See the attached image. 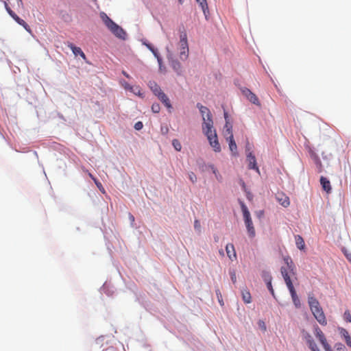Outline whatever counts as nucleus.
Returning <instances> with one entry per match:
<instances>
[{
    "label": "nucleus",
    "mask_w": 351,
    "mask_h": 351,
    "mask_svg": "<svg viewBox=\"0 0 351 351\" xmlns=\"http://www.w3.org/2000/svg\"><path fill=\"white\" fill-rule=\"evenodd\" d=\"M93 181L95 183V184L97 186V188L99 189V190L103 194H105L106 193V191H105L104 188L103 187L101 183L97 178H93Z\"/></svg>",
    "instance_id": "28"
},
{
    "label": "nucleus",
    "mask_w": 351,
    "mask_h": 351,
    "mask_svg": "<svg viewBox=\"0 0 351 351\" xmlns=\"http://www.w3.org/2000/svg\"><path fill=\"white\" fill-rule=\"evenodd\" d=\"M247 163H248V168L250 169H254L258 173H260L259 169H258V167L257 166V164H256V157H255V156L254 154H252V152H250L247 155Z\"/></svg>",
    "instance_id": "9"
},
{
    "label": "nucleus",
    "mask_w": 351,
    "mask_h": 351,
    "mask_svg": "<svg viewBox=\"0 0 351 351\" xmlns=\"http://www.w3.org/2000/svg\"><path fill=\"white\" fill-rule=\"evenodd\" d=\"M122 73L123 75H125L127 78H130V75L128 73H127L125 71H122Z\"/></svg>",
    "instance_id": "51"
},
{
    "label": "nucleus",
    "mask_w": 351,
    "mask_h": 351,
    "mask_svg": "<svg viewBox=\"0 0 351 351\" xmlns=\"http://www.w3.org/2000/svg\"><path fill=\"white\" fill-rule=\"evenodd\" d=\"M224 116H225V119H227V118H228V115H227V113H226V112H225Z\"/></svg>",
    "instance_id": "57"
},
{
    "label": "nucleus",
    "mask_w": 351,
    "mask_h": 351,
    "mask_svg": "<svg viewBox=\"0 0 351 351\" xmlns=\"http://www.w3.org/2000/svg\"><path fill=\"white\" fill-rule=\"evenodd\" d=\"M122 86L125 88V89L130 90V86H131L129 84L124 82V83H122Z\"/></svg>",
    "instance_id": "47"
},
{
    "label": "nucleus",
    "mask_w": 351,
    "mask_h": 351,
    "mask_svg": "<svg viewBox=\"0 0 351 351\" xmlns=\"http://www.w3.org/2000/svg\"><path fill=\"white\" fill-rule=\"evenodd\" d=\"M308 303L316 320L321 325L326 326L327 324V320L319 301L314 296L309 295L308 298Z\"/></svg>",
    "instance_id": "2"
},
{
    "label": "nucleus",
    "mask_w": 351,
    "mask_h": 351,
    "mask_svg": "<svg viewBox=\"0 0 351 351\" xmlns=\"http://www.w3.org/2000/svg\"><path fill=\"white\" fill-rule=\"evenodd\" d=\"M171 66L173 69V70L177 72L178 75L181 74L182 66L180 62L177 60H173L171 62Z\"/></svg>",
    "instance_id": "22"
},
{
    "label": "nucleus",
    "mask_w": 351,
    "mask_h": 351,
    "mask_svg": "<svg viewBox=\"0 0 351 351\" xmlns=\"http://www.w3.org/2000/svg\"><path fill=\"white\" fill-rule=\"evenodd\" d=\"M212 138H213V136H212ZM210 146L213 147L215 152H221V146L218 141L217 136H214V141L210 142Z\"/></svg>",
    "instance_id": "19"
},
{
    "label": "nucleus",
    "mask_w": 351,
    "mask_h": 351,
    "mask_svg": "<svg viewBox=\"0 0 351 351\" xmlns=\"http://www.w3.org/2000/svg\"><path fill=\"white\" fill-rule=\"evenodd\" d=\"M197 107L199 108L203 119L204 117L209 118L212 117L211 112L207 107L204 106L199 103L197 104Z\"/></svg>",
    "instance_id": "14"
},
{
    "label": "nucleus",
    "mask_w": 351,
    "mask_h": 351,
    "mask_svg": "<svg viewBox=\"0 0 351 351\" xmlns=\"http://www.w3.org/2000/svg\"><path fill=\"white\" fill-rule=\"evenodd\" d=\"M172 145L176 151H180L182 145L178 139H173L172 141Z\"/></svg>",
    "instance_id": "29"
},
{
    "label": "nucleus",
    "mask_w": 351,
    "mask_h": 351,
    "mask_svg": "<svg viewBox=\"0 0 351 351\" xmlns=\"http://www.w3.org/2000/svg\"><path fill=\"white\" fill-rule=\"evenodd\" d=\"M241 91H242L243 95H245L246 97H247L248 95H250V93H252V91L247 88H242Z\"/></svg>",
    "instance_id": "39"
},
{
    "label": "nucleus",
    "mask_w": 351,
    "mask_h": 351,
    "mask_svg": "<svg viewBox=\"0 0 351 351\" xmlns=\"http://www.w3.org/2000/svg\"><path fill=\"white\" fill-rule=\"evenodd\" d=\"M110 31L117 38L125 39L126 34L121 27L115 24Z\"/></svg>",
    "instance_id": "10"
},
{
    "label": "nucleus",
    "mask_w": 351,
    "mask_h": 351,
    "mask_svg": "<svg viewBox=\"0 0 351 351\" xmlns=\"http://www.w3.org/2000/svg\"><path fill=\"white\" fill-rule=\"evenodd\" d=\"M130 90L136 95H141V89L139 86H130Z\"/></svg>",
    "instance_id": "30"
},
{
    "label": "nucleus",
    "mask_w": 351,
    "mask_h": 351,
    "mask_svg": "<svg viewBox=\"0 0 351 351\" xmlns=\"http://www.w3.org/2000/svg\"><path fill=\"white\" fill-rule=\"evenodd\" d=\"M200 228H201V225H200V222L199 221V220H197V219L195 220V221H194V228L195 230H197L200 231Z\"/></svg>",
    "instance_id": "42"
},
{
    "label": "nucleus",
    "mask_w": 351,
    "mask_h": 351,
    "mask_svg": "<svg viewBox=\"0 0 351 351\" xmlns=\"http://www.w3.org/2000/svg\"><path fill=\"white\" fill-rule=\"evenodd\" d=\"M286 202H287V205L289 204V199L288 197H287Z\"/></svg>",
    "instance_id": "55"
},
{
    "label": "nucleus",
    "mask_w": 351,
    "mask_h": 351,
    "mask_svg": "<svg viewBox=\"0 0 351 351\" xmlns=\"http://www.w3.org/2000/svg\"><path fill=\"white\" fill-rule=\"evenodd\" d=\"M99 16L102 21L109 30L111 29L112 27L116 24L111 19H110L108 16V15L105 12H101L99 14Z\"/></svg>",
    "instance_id": "11"
},
{
    "label": "nucleus",
    "mask_w": 351,
    "mask_h": 351,
    "mask_svg": "<svg viewBox=\"0 0 351 351\" xmlns=\"http://www.w3.org/2000/svg\"><path fill=\"white\" fill-rule=\"evenodd\" d=\"M262 278H263L265 283L271 281V277L268 272L263 271L262 273Z\"/></svg>",
    "instance_id": "31"
},
{
    "label": "nucleus",
    "mask_w": 351,
    "mask_h": 351,
    "mask_svg": "<svg viewBox=\"0 0 351 351\" xmlns=\"http://www.w3.org/2000/svg\"><path fill=\"white\" fill-rule=\"evenodd\" d=\"M281 273H282V276L285 279V269L283 267L281 268Z\"/></svg>",
    "instance_id": "50"
},
{
    "label": "nucleus",
    "mask_w": 351,
    "mask_h": 351,
    "mask_svg": "<svg viewBox=\"0 0 351 351\" xmlns=\"http://www.w3.org/2000/svg\"><path fill=\"white\" fill-rule=\"evenodd\" d=\"M240 205L241 208V210L243 215V219L245 221V224L246 226L248 234L250 237H254L255 236V229L253 226L252 220L250 216V213L245 206V204L243 202H240Z\"/></svg>",
    "instance_id": "3"
},
{
    "label": "nucleus",
    "mask_w": 351,
    "mask_h": 351,
    "mask_svg": "<svg viewBox=\"0 0 351 351\" xmlns=\"http://www.w3.org/2000/svg\"><path fill=\"white\" fill-rule=\"evenodd\" d=\"M153 92L157 97L159 95L160 93H163L159 86L155 84L154 88H152Z\"/></svg>",
    "instance_id": "35"
},
{
    "label": "nucleus",
    "mask_w": 351,
    "mask_h": 351,
    "mask_svg": "<svg viewBox=\"0 0 351 351\" xmlns=\"http://www.w3.org/2000/svg\"><path fill=\"white\" fill-rule=\"evenodd\" d=\"M180 4H182L184 2V0H178Z\"/></svg>",
    "instance_id": "56"
},
{
    "label": "nucleus",
    "mask_w": 351,
    "mask_h": 351,
    "mask_svg": "<svg viewBox=\"0 0 351 351\" xmlns=\"http://www.w3.org/2000/svg\"><path fill=\"white\" fill-rule=\"evenodd\" d=\"M229 143V148L233 155H236L237 154V146L234 140V138L226 140Z\"/></svg>",
    "instance_id": "20"
},
{
    "label": "nucleus",
    "mask_w": 351,
    "mask_h": 351,
    "mask_svg": "<svg viewBox=\"0 0 351 351\" xmlns=\"http://www.w3.org/2000/svg\"><path fill=\"white\" fill-rule=\"evenodd\" d=\"M160 107L158 104H153L152 106V110L154 113H158L160 112Z\"/></svg>",
    "instance_id": "33"
},
{
    "label": "nucleus",
    "mask_w": 351,
    "mask_h": 351,
    "mask_svg": "<svg viewBox=\"0 0 351 351\" xmlns=\"http://www.w3.org/2000/svg\"><path fill=\"white\" fill-rule=\"evenodd\" d=\"M247 98L252 104L258 105V106L260 105V102H259V100H258L257 96L254 93H253L252 92L250 93V95H248V97Z\"/></svg>",
    "instance_id": "25"
},
{
    "label": "nucleus",
    "mask_w": 351,
    "mask_h": 351,
    "mask_svg": "<svg viewBox=\"0 0 351 351\" xmlns=\"http://www.w3.org/2000/svg\"><path fill=\"white\" fill-rule=\"evenodd\" d=\"M346 344L351 348V338L350 339V341H348Z\"/></svg>",
    "instance_id": "53"
},
{
    "label": "nucleus",
    "mask_w": 351,
    "mask_h": 351,
    "mask_svg": "<svg viewBox=\"0 0 351 351\" xmlns=\"http://www.w3.org/2000/svg\"><path fill=\"white\" fill-rule=\"evenodd\" d=\"M226 129H230V130L232 129V125L229 122H228L227 121H226V124L224 125V128H223V130H226Z\"/></svg>",
    "instance_id": "46"
},
{
    "label": "nucleus",
    "mask_w": 351,
    "mask_h": 351,
    "mask_svg": "<svg viewBox=\"0 0 351 351\" xmlns=\"http://www.w3.org/2000/svg\"><path fill=\"white\" fill-rule=\"evenodd\" d=\"M309 154L311 158L313 160V161L317 166L319 172H321L322 171V164L319 156L312 150L309 152Z\"/></svg>",
    "instance_id": "12"
},
{
    "label": "nucleus",
    "mask_w": 351,
    "mask_h": 351,
    "mask_svg": "<svg viewBox=\"0 0 351 351\" xmlns=\"http://www.w3.org/2000/svg\"><path fill=\"white\" fill-rule=\"evenodd\" d=\"M226 251L227 253L228 256L231 259L233 260V258H236V252L234 250V247L232 244L228 243L226 246Z\"/></svg>",
    "instance_id": "15"
},
{
    "label": "nucleus",
    "mask_w": 351,
    "mask_h": 351,
    "mask_svg": "<svg viewBox=\"0 0 351 351\" xmlns=\"http://www.w3.org/2000/svg\"><path fill=\"white\" fill-rule=\"evenodd\" d=\"M17 1V5L19 8H23V3L22 0H16Z\"/></svg>",
    "instance_id": "48"
},
{
    "label": "nucleus",
    "mask_w": 351,
    "mask_h": 351,
    "mask_svg": "<svg viewBox=\"0 0 351 351\" xmlns=\"http://www.w3.org/2000/svg\"><path fill=\"white\" fill-rule=\"evenodd\" d=\"M343 319L348 322H351V314L349 311H346L343 314Z\"/></svg>",
    "instance_id": "32"
},
{
    "label": "nucleus",
    "mask_w": 351,
    "mask_h": 351,
    "mask_svg": "<svg viewBox=\"0 0 351 351\" xmlns=\"http://www.w3.org/2000/svg\"><path fill=\"white\" fill-rule=\"evenodd\" d=\"M206 136H207V138H208V140L209 141V143L210 144L211 141H214V137L212 138V136H217V135L216 132H213L212 134L210 132L209 134H206Z\"/></svg>",
    "instance_id": "40"
},
{
    "label": "nucleus",
    "mask_w": 351,
    "mask_h": 351,
    "mask_svg": "<svg viewBox=\"0 0 351 351\" xmlns=\"http://www.w3.org/2000/svg\"><path fill=\"white\" fill-rule=\"evenodd\" d=\"M180 58L182 60H185L189 56V46L187 41V36L185 32H182L180 36Z\"/></svg>",
    "instance_id": "4"
},
{
    "label": "nucleus",
    "mask_w": 351,
    "mask_h": 351,
    "mask_svg": "<svg viewBox=\"0 0 351 351\" xmlns=\"http://www.w3.org/2000/svg\"><path fill=\"white\" fill-rule=\"evenodd\" d=\"M302 337L311 351H320L315 341L313 340V337L308 332L303 330Z\"/></svg>",
    "instance_id": "8"
},
{
    "label": "nucleus",
    "mask_w": 351,
    "mask_h": 351,
    "mask_svg": "<svg viewBox=\"0 0 351 351\" xmlns=\"http://www.w3.org/2000/svg\"><path fill=\"white\" fill-rule=\"evenodd\" d=\"M266 285H267V287L268 289L271 292V295L274 296V298H276V296H275V294H274V289H273V287H272V285H271V281L267 282L266 283Z\"/></svg>",
    "instance_id": "38"
},
{
    "label": "nucleus",
    "mask_w": 351,
    "mask_h": 351,
    "mask_svg": "<svg viewBox=\"0 0 351 351\" xmlns=\"http://www.w3.org/2000/svg\"><path fill=\"white\" fill-rule=\"evenodd\" d=\"M88 176H90V178H92L93 180V178H95L90 173H88Z\"/></svg>",
    "instance_id": "54"
},
{
    "label": "nucleus",
    "mask_w": 351,
    "mask_h": 351,
    "mask_svg": "<svg viewBox=\"0 0 351 351\" xmlns=\"http://www.w3.org/2000/svg\"><path fill=\"white\" fill-rule=\"evenodd\" d=\"M295 241L297 247L302 250L305 248V243L303 238L300 235L295 236Z\"/></svg>",
    "instance_id": "18"
},
{
    "label": "nucleus",
    "mask_w": 351,
    "mask_h": 351,
    "mask_svg": "<svg viewBox=\"0 0 351 351\" xmlns=\"http://www.w3.org/2000/svg\"><path fill=\"white\" fill-rule=\"evenodd\" d=\"M258 326L263 330H266V326H265V322H263V321H259L258 322Z\"/></svg>",
    "instance_id": "45"
},
{
    "label": "nucleus",
    "mask_w": 351,
    "mask_h": 351,
    "mask_svg": "<svg viewBox=\"0 0 351 351\" xmlns=\"http://www.w3.org/2000/svg\"><path fill=\"white\" fill-rule=\"evenodd\" d=\"M69 47L71 48V49L72 50V51L75 56H77L80 55L82 58H83L84 59H86V56H85L84 53L82 51V50L81 49V48H80L78 47H75L71 43H70L69 45Z\"/></svg>",
    "instance_id": "17"
},
{
    "label": "nucleus",
    "mask_w": 351,
    "mask_h": 351,
    "mask_svg": "<svg viewBox=\"0 0 351 351\" xmlns=\"http://www.w3.org/2000/svg\"><path fill=\"white\" fill-rule=\"evenodd\" d=\"M293 277L296 280V267L293 264L291 258H287V287L291 294L292 301L294 305L298 308L300 307V300L297 295L296 291L293 287V282L291 279Z\"/></svg>",
    "instance_id": "1"
},
{
    "label": "nucleus",
    "mask_w": 351,
    "mask_h": 351,
    "mask_svg": "<svg viewBox=\"0 0 351 351\" xmlns=\"http://www.w3.org/2000/svg\"><path fill=\"white\" fill-rule=\"evenodd\" d=\"M347 259L351 263V254H345Z\"/></svg>",
    "instance_id": "49"
},
{
    "label": "nucleus",
    "mask_w": 351,
    "mask_h": 351,
    "mask_svg": "<svg viewBox=\"0 0 351 351\" xmlns=\"http://www.w3.org/2000/svg\"><path fill=\"white\" fill-rule=\"evenodd\" d=\"M143 126V123L141 121H138L135 123L134 128L136 130H140L141 129H142Z\"/></svg>",
    "instance_id": "41"
},
{
    "label": "nucleus",
    "mask_w": 351,
    "mask_h": 351,
    "mask_svg": "<svg viewBox=\"0 0 351 351\" xmlns=\"http://www.w3.org/2000/svg\"><path fill=\"white\" fill-rule=\"evenodd\" d=\"M276 199L279 202L280 204H281L282 206H284V204L285 203V199L283 198L282 195L278 194L276 195Z\"/></svg>",
    "instance_id": "34"
},
{
    "label": "nucleus",
    "mask_w": 351,
    "mask_h": 351,
    "mask_svg": "<svg viewBox=\"0 0 351 351\" xmlns=\"http://www.w3.org/2000/svg\"><path fill=\"white\" fill-rule=\"evenodd\" d=\"M147 46L148 49L153 53L154 56L157 58L158 64L160 66L161 63H162V59L160 57L158 51L156 49H155L151 45H147Z\"/></svg>",
    "instance_id": "24"
},
{
    "label": "nucleus",
    "mask_w": 351,
    "mask_h": 351,
    "mask_svg": "<svg viewBox=\"0 0 351 351\" xmlns=\"http://www.w3.org/2000/svg\"><path fill=\"white\" fill-rule=\"evenodd\" d=\"M158 97L165 104V106L168 109H169V110L172 108L171 102H170L168 97L164 93H160Z\"/></svg>",
    "instance_id": "16"
},
{
    "label": "nucleus",
    "mask_w": 351,
    "mask_h": 351,
    "mask_svg": "<svg viewBox=\"0 0 351 351\" xmlns=\"http://www.w3.org/2000/svg\"><path fill=\"white\" fill-rule=\"evenodd\" d=\"M223 136L226 138V140L234 138L233 134H232V130H230V129L223 130Z\"/></svg>",
    "instance_id": "26"
},
{
    "label": "nucleus",
    "mask_w": 351,
    "mask_h": 351,
    "mask_svg": "<svg viewBox=\"0 0 351 351\" xmlns=\"http://www.w3.org/2000/svg\"><path fill=\"white\" fill-rule=\"evenodd\" d=\"M241 293L243 302L246 304L250 303L252 299L250 293L247 290H243Z\"/></svg>",
    "instance_id": "23"
},
{
    "label": "nucleus",
    "mask_w": 351,
    "mask_h": 351,
    "mask_svg": "<svg viewBox=\"0 0 351 351\" xmlns=\"http://www.w3.org/2000/svg\"><path fill=\"white\" fill-rule=\"evenodd\" d=\"M202 130L205 135L209 134L210 132L211 134L213 132H216L215 130L213 129V121L212 119V117L209 118L204 117Z\"/></svg>",
    "instance_id": "7"
},
{
    "label": "nucleus",
    "mask_w": 351,
    "mask_h": 351,
    "mask_svg": "<svg viewBox=\"0 0 351 351\" xmlns=\"http://www.w3.org/2000/svg\"><path fill=\"white\" fill-rule=\"evenodd\" d=\"M335 348L337 351H347L345 346L342 343H337Z\"/></svg>",
    "instance_id": "37"
},
{
    "label": "nucleus",
    "mask_w": 351,
    "mask_h": 351,
    "mask_svg": "<svg viewBox=\"0 0 351 351\" xmlns=\"http://www.w3.org/2000/svg\"><path fill=\"white\" fill-rule=\"evenodd\" d=\"M217 297H218L219 302L220 303V304L221 306H223V300L221 298V293H220V292L219 291L217 292Z\"/></svg>",
    "instance_id": "44"
},
{
    "label": "nucleus",
    "mask_w": 351,
    "mask_h": 351,
    "mask_svg": "<svg viewBox=\"0 0 351 351\" xmlns=\"http://www.w3.org/2000/svg\"><path fill=\"white\" fill-rule=\"evenodd\" d=\"M230 278H231V280L232 281V282L234 284L236 283L237 282V276H236V274L234 271H232L230 273Z\"/></svg>",
    "instance_id": "43"
},
{
    "label": "nucleus",
    "mask_w": 351,
    "mask_h": 351,
    "mask_svg": "<svg viewBox=\"0 0 351 351\" xmlns=\"http://www.w3.org/2000/svg\"><path fill=\"white\" fill-rule=\"evenodd\" d=\"M130 219L131 220L132 222H134V217L132 215L130 214Z\"/></svg>",
    "instance_id": "52"
},
{
    "label": "nucleus",
    "mask_w": 351,
    "mask_h": 351,
    "mask_svg": "<svg viewBox=\"0 0 351 351\" xmlns=\"http://www.w3.org/2000/svg\"><path fill=\"white\" fill-rule=\"evenodd\" d=\"M4 5H5V8L6 10V11L8 12V13L9 14V15L20 25L23 26L25 29L28 32H31V29L29 27V26L27 25V23L23 19H21V18H19L12 10L11 8L8 6V3L6 1L4 2Z\"/></svg>",
    "instance_id": "6"
},
{
    "label": "nucleus",
    "mask_w": 351,
    "mask_h": 351,
    "mask_svg": "<svg viewBox=\"0 0 351 351\" xmlns=\"http://www.w3.org/2000/svg\"><path fill=\"white\" fill-rule=\"evenodd\" d=\"M340 334L344 337L346 343L350 341L351 338L348 334V332L344 328H340Z\"/></svg>",
    "instance_id": "27"
},
{
    "label": "nucleus",
    "mask_w": 351,
    "mask_h": 351,
    "mask_svg": "<svg viewBox=\"0 0 351 351\" xmlns=\"http://www.w3.org/2000/svg\"><path fill=\"white\" fill-rule=\"evenodd\" d=\"M201 6L204 15L206 16L208 13V6L206 0H196Z\"/></svg>",
    "instance_id": "21"
},
{
    "label": "nucleus",
    "mask_w": 351,
    "mask_h": 351,
    "mask_svg": "<svg viewBox=\"0 0 351 351\" xmlns=\"http://www.w3.org/2000/svg\"><path fill=\"white\" fill-rule=\"evenodd\" d=\"M189 178L193 183H195L197 181L196 175L193 172L189 173Z\"/></svg>",
    "instance_id": "36"
},
{
    "label": "nucleus",
    "mask_w": 351,
    "mask_h": 351,
    "mask_svg": "<svg viewBox=\"0 0 351 351\" xmlns=\"http://www.w3.org/2000/svg\"><path fill=\"white\" fill-rule=\"evenodd\" d=\"M314 335L316 337V338L319 340L320 343L322 345L325 351H332L330 346L327 341L325 335L324 334L322 330L318 327V326H315L314 327Z\"/></svg>",
    "instance_id": "5"
},
{
    "label": "nucleus",
    "mask_w": 351,
    "mask_h": 351,
    "mask_svg": "<svg viewBox=\"0 0 351 351\" xmlns=\"http://www.w3.org/2000/svg\"><path fill=\"white\" fill-rule=\"evenodd\" d=\"M320 184L323 190L325 191L327 193H330L331 192L332 188L329 180L324 176H322L320 178Z\"/></svg>",
    "instance_id": "13"
}]
</instances>
